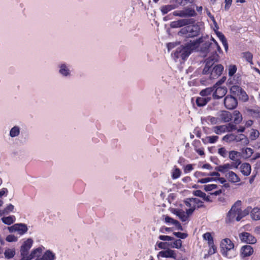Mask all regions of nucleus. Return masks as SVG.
I'll use <instances>...</instances> for the list:
<instances>
[{
    "mask_svg": "<svg viewBox=\"0 0 260 260\" xmlns=\"http://www.w3.org/2000/svg\"><path fill=\"white\" fill-rule=\"evenodd\" d=\"M216 33L219 39L222 43V44L224 47L225 51H227L228 49V44L224 35L221 32L219 31H216Z\"/></svg>",
    "mask_w": 260,
    "mask_h": 260,
    "instance_id": "25",
    "label": "nucleus"
},
{
    "mask_svg": "<svg viewBox=\"0 0 260 260\" xmlns=\"http://www.w3.org/2000/svg\"><path fill=\"white\" fill-rule=\"evenodd\" d=\"M200 31V27L197 24H188L182 28L178 32L180 36H184L187 38H192L198 36Z\"/></svg>",
    "mask_w": 260,
    "mask_h": 260,
    "instance_id": "3",
    "label": "nucleus"
},
{
    "mask_svg": "<svg viewBox=\"0 0 260 260\" xmlns=\"http://www.w3.org/2000/svg\"><path fill=\"white\" fill-rule=\"evenodd\" d=\"M227 127L225 125L215 126L212 127V131L217 135H220L226 132Z\"/></svg>",
    "mask_w": 260,
    "mask_h": 260,
    "instance_id": "20",
    "label": "nucleus"
},
{
    "mask_svg": "<svg viewBox=\"0 0 260 260\" xmlns=\"http://www.w3.org/2000/svg\"><path fill=\"white\" fill-rule=\"evenodd\" d=\"M207 40L208 37H202L194 41L191 44L193 47H196L201 43H204V46L201 48V52L203 57H208L205 60V66L202 73L204 75L210 74L209 78L214 79L219 77L223 71V67L221 64H217L212 68L214 63L217 62L219 59L217 51L220 52L221 49L214 39H212L213 43L209 42Z\"/></svg>",
    "mask_w": 260,
    "mask_h": 260,
    "instance_id": "1",
    "label": "nucleus"
},
{
    "mask_svg": "<svg viewBox=\"0 0 260 260\" xmlns=\"http://www.w3.org/2000/svg\"><path fill=\"white\" fill-rule=\"evenodd\" d=\"M6 241L9 242L17 241V238L13 235H8L6 239Z\"/></svg>",
    "mask_w": 260,
    "mask_h": 260,
    "instance_id": "52",
    "label": "nucleus"
},
{
    "mask_svg": "<svg viewBox=\"0 0 260 260\" xmlns=\"http://www.w3.org/2000/svg\"><path fill=\"white\" fill-rule=\"evenodd\" d=\"M208 120L210 122V123L213 125L220 123L218 116L217 117L209 116L208 117Z\"/></svg>",
    "mask_w": 260,
    "mask_h": 260,
    "instance_id": "40",
    "label": "nucleus"
},
{
    "mask_svg": "<svg viewBox=\"0 0 260 260\" xmlns=\"http://www.w3.org/2000/svg\"><path fill=\"white\" fill-rule=\"evenodd\" d=\"M225 126L227 127V131L226 132H232L234 129H236V125H234L233 124L229 123L228 125H225Z\"/></svg>",
    "mask_w": 260,
    "mask_h": 260,
    "instance_id": "56",
    "label": "nucleus"
},
{
    "mask_svg": "<svg viewBox=\"0 0 260 260\" xmlns=\"http://www.w3.org/2000/svg\"><path fill=\"white\" fill-rule=\"evenodd\" d=\"M8 230L11 233L17 232L19 234L23 235L27 232L28 229L26 225L25 224L17 223L10 227H8Z\"/></svg>",
    "mask_w": 260,
    "mask_h": 260,
    "instance_id": "11",
    "label": "nucleus"
},
{
    "mask_svg": "<svg viewBox=\"0 0 260 260\" xmlns=\"http://www.w3.org/2000/svg\"><path fill=\"white\" fill-rule=\"evenodd\" d=\"M206 139L210 143H214L218 139V137L217 136H209L206 137Z\"/></svg>",
    "mask_w": 260,
    "mask_h": 260,
    "instance_id": "45",
    "label": "nucleus"
},
{
    "mask_svg": "<svg viewBox=\"0 0 260 260\" xmlns=\"http://www.w3.org/2000/svg\"><path fill=\"white\" fill-rule=\"evenodd\" d=\"M5 257L10 259L14 257L15 254V251L14 249H7L5 251Z\"/></svg>",
    "mask_w": 260,
    "mask_h": 260,
    "instance_id": "33",
    "label": "nucleus"
},
{
    "mask_svg": "<svg viewBox=\"0 0 260 260\" xmlns=\"http://www.w3.org/2000/svg\"><path fill=\"white\" fill-rule=\"evenodd\" d=\"M168 246L173 248L179 249L182 246V241L180 239L176 240L173 243H168Z\"/></svg>",
    "mask_w": 260,
    "mask_h": 260,
    "instance_id": "29",
    "label": "nucleus"
},
{
    "mask_svg": "<svg viewBox=\"0 0 260 260\" xmlns=\"http://www.w3.org/2000/svg\"><path fill=\"white\" fill-rule=\"evenodd\" d=\"M19 134V129L17 127H13L10 133V135L12 137H14L15 136H17Z\"/></svg>",
    "mask_w": 260,
    "mask_h": 260,
    "instance_id": "41",
    "label": "nucleus"
},
{
    "mask_svg": "<svg viewBox=\"0 0 260 260\" xmlns=\"http://www.w3.org/2000/svg\"><path fill=\"white\" fill-rule=\"evenodd\" d=\"M211 99V97H199L196 99V104L199 107H203L206 105Z\"/></svg>",
    "mask_w": 260,
    "mask_h": 260,
    "instance_id": "19",
    "label": "nucleus"
},
{
    "mask_svg": "<svg viewBox=\"0 0 260 260\" xmlns=\"http://www.w3.org/2000/svg\"><path fill=\"white\" fill-rule=\"evenodd\" d=\"M237 67L235 65H232L229 67V75L230 76H233L236 72Z\"/></svg>",
    "mask_w": 260,
    "mask_h": 260,
    "instance_id": "46",
    "label": "nucleus"
},
{
    "mask_svg": "<svg viewBox=\"0 0 260 260\" xmlns=\"http://www.w3.org/2000/svg\"><path fill=\"white\" fill-rule=\"evenodd\" d=\"M252 209L251 207H248L244 210H242L240 207V216L238 217L239 220H241L243 217L248 215L250 212L251 213Z\"/></svg>",
    "mask_w": 260,
    "mask_h": 260,
    "instance_id": "26",
    "label": "nucleus"
},
{
    "mask_svg": "<svg viewBox=\"0 0 260 260\" xmlns=\"http://www.w3.org/2000/svg\"><path fill=\"white\" fill-rule=\"evenodd\" d=\"M193 19H183L177 21H174L170 23V26L172 28L181 27L188 24H191L194 23Z\"/></svg>",
    "mask_w": 260,
    "mask_h": 260,
    "instance_id": "8",
    "label": "nucleus"
},
{
    "mask_svg": "<svg viewBox=\"0 0 260 260\" xmlns=\"http://www.w3.org/2000/svg\"><path fill=\"white\" fill-rule=\"evenodd\" d=\"M207 15H208V16L211 19V20H212L214 25H215V27H216V29H218V26L217 25V22H216L215 19H214V17H213V16H212L211 14V13L209 11H207Z\"/></svg>",
    "mask_w": 260,
    "mask_h": 260,
    "instance_id": "54",
    "label": "nucleus"
},
{
    "mask_svg": "<svg viewBox=\"0 0 260 260\" xmlns=\"http://www.w3.org/2000/svg\"><path fill=\"white\" fill-rule=\"evenodd\" d=\"M238 152L236 151H231L229 152V158L232 160V162H236L237 161H239V165L241 164V160L237 158V154Z\"/></svg>",
    "mask_w": 260,
    "mask_h": 260,
    "instance_id": "27",
    "label": "nucleus"
},
{
    "mask_svg": "<svg viewBox=\"0 0 260 260\" xmlns=\"http://www.w3.org/2000/svg\"><path fill=\"white\" fill-rule=\"evenodd\" d=\"M193 169L192 165H187L184 168V172L185 173L191 171Z\"/></svg>",
    "mask_w": 260,
    "mask_h": 260,
    "instance_id": "61",
    "label": "nucleus"
},
{
    "mask_svg": "<svg viewBox=\"0 0 260 260\" xmlns=\"http://www.w3.org/2000/svg\"><path fill=\"white\" fill-rule=\"evenodd\" d=\"M33 243V240L29 238L27 239L21 247L20 253L21 255H26L28 253V250L31 248Z\"/></svg>",
    "mask_w": 260,
    "mask_h": 260,
    "instance_id": "14",
    "label": "nucleus"
},
{
    "mask_svg": "<svg viewBox=\"0 0 260 260\" xmlns=\"http://www.w3.org/2000/svg\"><path fill=\"white\" fill-rule=\"evenodd\" d=\"M213 180H214L213 178H205L199 180L198 182L201 183H206Z\"/></svg>",
    "mask_w": 260,
    "mask_h": 260,
    "instance_id": "55",
    "label": "nucleus"
},
{
    "mask_svg": "<svg viewBox=\"0 0 260 260\" xmlns=\"http://www.w3.org/2000/svg\"><path fill=\"white\" fill-rule=\"evenodd\" d=\"M259 135V132L257 130L252 129L250 133V137L251 139L254 140L258 137Z\"/></svg>",
    "mask_w": 260,
    "mask_h": 260,
    "instance_id": "50",
    "label": "nucleus"
},
{
    "mask_svg": "<svg viewBox=\"0 0 260 260\" xmlns=\"http://www.w3.org/2000/svg\"><path fill=\"white\" fill-rule=\"evenodd\" d=\"M239 166V161L232 162L231 163H226L222 165L219 166L215 169L221 173H225L233 169H237Z\"/></svg>",
    "mask_w": 260,
    "mask_h": 260,
    "instance_id": "7",
    "label": "nucleus"
},
{
    "mask_svg": "<svg viewBox=\"0 0 260 260\" xmlns=\"http://www.w3.org/2000/svg\"><path fill=\"white\" fill-rule=\"evenodd\" d=\"M42 252V249L41 248H38L34 250L30 253L32 257L34 258L36 256H39Z\"/></svg>",
    "mask_w": 260,
    "mask_h": 260,
    "instance_id": "44",
    "label": "nucleus"
},
{
    "mask_svg": "<svg viewBox=\"0 0 260 260\" xmlns=\"http://www.w3.org/2000/svg\"><path fill=\"white\" fill-rule=\"evenodd\" d=\"M218 153L223 157H226L228 155V151L224 147H221L218 149Z\"/></svg>",
    "mask_w": 260,
    "mask_h": 260,
    "instance_id": "43",
    "label": "nucleus"
},
{
    "mask_svg": "<svg viewBox=\"0 0 260 260\" xmlns=\"http://www.w3.org/2000/svg\"><path fill=\"white\" fill-rule=\"evenodd\" d=\"M209 247V249L208 250V253L210 255H212L216 253V246L213 244L212 245H208Z\"/></svg>",
    "mask_w": 260,
    "mask_h": 260,
    "instance_id": "48",
    "label": "nucleus"
},
{
    "mask_svg": "<svg viewBox=\"0 0 260 260\" xmlns=\"http://www.w3.org/2000/svg\"><path fill=\"white\" fill-rule=\"evenodd\" d=\"M173 235L180 239H184L187 237V234L181 232H174Z\"/></svg>",
    "mask_w": 260,
    "mask_h": 260,
    "instance_id": "47",
    "label": "nucleus"
},
{
    "mask_svg": "<svg viewBox=\"0 0 260 260\" xmlns=\"http://www.w3.org/2000/svg\"><path fill=\"white\" fill-rule=\"evenodd\" d=\"M15 220V216H10L8 217H4L2 218V221L8 225H10L13 223Z\"/></svg>",
    "mask_w": 260,
    "mask_h": 260,
    "instance_id": "30",
    "label": "nucleus"
},
{
    "mask_svg": "<svg viewBox=\"0 0 260 260\" xmlns=\"http://www.w3.org/2000/svg\"><path fill=\"white\" fill-rule=\"evenodd\" d=\"M176 8V6L174 5H168L161 7V11L163 14H166L172 10Z\"/></svg>",
    "mask_w": 260,
    "mask_h": 260,
    "instance_id": "28",
    "label": "nucleus"
},
{
    "mask_svg": "<svg viewBox=\"0 0 260 260\" xmlns=\"http://www.w3.org/2000/svg\"><path fill=\"white\" fill-rule=\"evenodd\" d=\"M55 254L50 250H47L45 252L41 258V260H54Z\"/></svg>",
    "mask_w": 260,
    "mask_h": 260,
    "instance_id": "24",
    "label": "nucleus"
},
{
    "mask_svg": "<svg viewBox=\"0 0 260 260\" xmlns=\"http://www.w3.org/2000/svg\"><path fill=\"white\" fill-rule=\"evenodd\" d=\"M215 88L216 86H214L212 87L206 88L200 92V95L202 96L208 97V95L211 94Z\"/></svg>",
    "mask_w": 260,
    "mask_h": 260,
    "instance_id": "22",
    "label": "nucleus"
},
{
    "mask_svg": "<svg viewBox=\"0 0 260 260\" xmlns=\"http://www.w3.org/2000/svg\"><path fill=\"white\" fill-rule=\"evenodd\" d=\"M224 104L226 108L232 110L236 107L238 102L237 99L233 95H227L224 98Z\"/></svg>",
    "mask_w": 260,
    "mask_h": 260,
    "instance_id": "10",
    "label": "nucleus"
},
{
    "mask_svg": "<svg viewBox=\"0 0 260 260\" xmlns=\"http://www.w3.org/2000/svg\"><path fill=\"white\" fill-rule=\"evenodd\" d=\"M59 72L63 75L67 76L69 74V70L64 64H62L60 67Z\"/></svg>",
    "mask_w": 260,
    "mask_h": 260,
    "instance_id": "42",
    "label": "nucleus"
},
{
    "mask_svg": "<svg viewBox=\"0 0 260 260\" xmlns=\"http://www.w3.org/2000/svg\"><path fill=\"white\" fill-rule=\"evenodd\" d=\"M204 189L206 191H210L217 188L216 184H208L204 185Z\"/></svg>",
    "mask_w": 260,
    "mask_h": 260,
    "instance_id": "39",
    "label": "nucleus"
},
{
    "mask_svg": "<svg viewBox=\"0 0 260 260\" xmlns=\"http://www.w3.org/2000/svg\"><path fill=\"white\" fill-rule=\"evenodd\" d=\"M173 14L175 16L185 17L195 16L196 13L194 10L192 9H186L184 10L174 11Z\"/></svg>",
    "mask_w": 260,
    "mask_h": 260,
    "instance_id": "12",
    "label": "nucleus"
},
{
    "mask_svg": "<svg viewBox=\"0 0 260 260\" xmlns=\"http://www.w3.org/2000/svg\"><path fill=\"white\" fill-rule=\"evenodd\" d=\"M159 255L162 257L172 258L175 259L176 258V254L175 251L170 249H168L166 250L160 251L159 252Z\"/></svg>",
    "mask_w": 260,
    "mask_h": 260,
    "instance_id": "15",
    "label": "nucleus"
},
{
    "mask_svg": "<svg viewBox=\"0 0 260 260\" xmlns=\"http://www.w3.org/2000/svg\"><path fill=\"white\" fill-rule=\"evenodd\" d=\"M242 57L244 58L248 62L252 64V54L249 52H246L242 53Z\"/></svg>",
    "mask_w": 260,
    "mask_h": 260,
    "instance_id": "34",
    "label": "nucleus"
},
{
    "mask_svg": "<svg viewBox=\"0 0 260 260\" xmlns=\"http://www.w3.org/2000/svg\"><path fill=\"white\" fill-rule=\"evenodd\" d=\"M242 117L240 112L239 111H235L234 112V122L236 124H238L242 121Z\"/></svg>",
    "mask_w": 260,
    "mask_h": 260,
    "instance_id": "35",
    "label": "nucleus"
},
{
    "mask_svg": "<svg viewBox=\"0 0 260 260\" xmlns=\"http://www.w3.org/2000/svg\"><path fill=\"white\" fill-rule=\"evenodd\" d=\"M168 244L166 242H160L158 243L157 245H158V247L159 248H161V249H165L166 248V245H168Z\"/></svg>",
    "mask_w": 260,
    "mask_h": 260,
    "instance_id": "62",
    "label": "nucleus"
},
{
    "mask_svg": "<svg viewBox=\"0 0 260 260\" xmlns=\"http://www.w3.org/2000/svg\"><path fill=\"white\" fill-rule=\"evenodd\" d=\"M181 172L178 168H175L172 173V177L173 179H177L181 175Z\"/></svg>",
    "mask_w": 260,
    "mask_h": 260,
    "instance_id": "38",
    "label": "nucleus"
},
{
    "mask_svg": "<svg viewBox=\"0 0 260 260\" xmlns=\"http://www.w3.org/2000/svg\"><path fill=\"white\" fill-rule=\"evenodd\" d=\"M220 81H218L214 86H216V88L214 89V92L213 93V97L214 99H220L224 96L226 93L227 90L225 87H219L218 86L219 84H220Z\"/></svg>",
    "mask_w": 260,
    "mask_h": 260,
    "instance_id": "9",
    "label": "nucleus"
},
{
    "mask_svg": "<svg viewBox=\"0 0 260 260\" xmlns=\"http://www.w3.org/2000/svg\"><path fill=\"white\" fill-rule=\"evenodd\" d=\"M240 240L244 243L249 244L256 243L257 240L256 238L248 232H242L239 235Z\"/></svg>",
    "mask_w": 260,
    "mask_h": 260,
    "instance_id": "5",
    "label": "nucleus"
},
{
    "mask_svg": "<svg viewBox=\"0 0 260 260\" xmlns=\"http://www.w3.org/2000/svg\"><path fill=\"white\" fill-rule=\"evenodd\" d=\"M220 122H230L232 118V115L231 112L226 111H221L218 114Z\"/></svg>",
    "mask_w": 260,
    "mask_h": 260,
    "instance_id": "13",
    "label": "nucleus"
},
{
    "mask_svg": "<svg viewBox=\"0 0 260 260\" xmlns=\"http://www.w3.org/2000/svg\"><path fill=\"white\" fill-rule=\"evenodd\" d=\"M174 213L179 217L182 221H186L188 219L187 215L185 212L182 210H175Z\"/></svg>",
    "mask_w": 260,
    "mask_h": 260,
    "instance_id": "23",
    "label": "nucleus"
},
{
    "mask_svg": "<svg viewBox=\"0 0 260 260\" xmlns=\"http://www.w3.org/2000/svg\"><path fill=\"white\" fill-rule=\"evenodd\" d=\"M221 252L228 258H232L235 256L234 244L229 238H225L220 243Z\"/></svg>",
    "mask_w": 260,
    "mask_h": 260,
    "instance_id": "2",
    "label": "nucleus"
},
{
    "mask_svg": "<svg viewBox=\"0 0 260 260\" xmlns=\"http://www.w3.org/2000/svg\"><path fill=\"white\" fill-rule=\"evenodd\" d=\"M237 96H239L240 99H241V100H242L244 102L247 101L248 99V96H247L246 93L242 89H241V90L239 91V92L237 94Z\"/></svg>",
    "mask_w": 260,
    "mask_h": 260,
    "instance_id": "36",
    "label": "nucleus"
},
{
    "mask_svg": "<svg viewBox=\"0 0 260 260\" xmlns=\"http://www.w3.org/2000/svg\"><path fill=\"white\" fill-rule=\"evenodd\" d=\"M225 177L229 181L232 183H237L241 180L239 176L233 171H229L225 174Z\"/></svg>",
    "mask_w": 260,
    "mask_h": 260,
    "instance_id": "17",
    "label": "nucleus"
},
{
    "mask_svg": "<svg viewBox=\"0 0 260 260\" xmlns=\"http://www.w3.org/2000/svg\"><path fill=\"white\" fill-rule=\"evenodd\" d=\"M174 225L176 226L178 230L181 231L183 230L182 226L181 225L180 223L178 221L176 220V222H175Z\"/></svg>",
    "mask_w": 260,
    "mask_h": 260,
    "instance_id": "63",
    "label": "nucleus"
},
{
    "mask_svg": "<svg viewBox=\"0 0 260 260\" xmlns=\"http://www.w3.org/2000/svg\"><path fill=\"white\" fill-rule=\"evenodd\" d=\"M193 194L195 196L199 197L203 199L204 197H205L206 193L200 190H197L193 191Z\"/></svg>",
    "mask_w": 260,
    "mask_h": 260,
    "instance_id": "51",
    "label": "nucleus"
},
{
    "mask_svg": "<svg viewBox=\"0 0 260 260\" xmlns=\"http://www.w3.org/2000/svg\"><path fill=\"white\" fill-rule=\"evenodd\" d=\"M191 49L190 46H186L183 47L178 48L175 53V55L177 58H181L184 59L188 57L191 53Z\"/></svg>",
    "mask_w": 260,
    "mask_h": 260,
    "instance_id": "6",
    "label": "nucleus"
},
{
    "mask_svg": "<svg viewBox=\"0 0 260 260\" xmlns=\"http://www.w3.org/2000/svg\"><path fill=\"white\" fill-rule=\"evenodd\" d=\"M203 238L204 240L208 241V244L212 245L214 243L213 238L211 234L209 232H207L203 235Z\"/></svg>",
    "mask_w": 260,
    "mask_h": 260,
    "instance_id": "31",
    "label": "nucleus"
},
{
    "mask_svg": "<svg viewBox=\"0 0 260 260\" xmlns=\"http://www.w3.org/2000/svg\"><path fill=\"white\" fill-rule=\"evenodd\" d=\"M242 88L237 85H233L230 89V92L234 95H237Z\"/></svg>",
    "mask_w": 260,
    "mask_h": 260,
    "instance_id": "37",
    "label": "nucleus"
},
{
    "mask_svg": "<svg viewBox=\"0 0 260 260\" xmlns=\"http://www.w3.org/2000/svg\"><path fill=\"white\" fill-rule=\"evenodd\" d=\"M253 253V249L250 245H244L242 247L241 254L243 257L249 256Z\"/></svg>",
    "mask_w": 260,
    "mask_h": 260,
    "instance_id": "16",
    "label": "nucleus"
},
{
    "mask_svg": "<svg viewBox=\"0 0 260 260\" xmlns=\"http://www.w3.org/2000/svg\"><path fill=\"white\" fill-rule=\"evenodd\" d=\"M14 209V206L12 204L9 205L6 208H5V211L6 214H8L9 212L13 211Z\"/></svg>",
    "mask_w": 260,
    "mask_h": 260,
    "instance_id": "57",
    "label": "nucleus"
},
{
    "mask_svg": "<svg viewBox=\"0 0 260 260\" xmlns=\"http://www.w3.org/2000/svg\"><path fill=\"white\" fill-rule=\"evenodd\" d=\"M251 217L253 220H260V209L254 208L251 211Z\"/></svg>",
    "mask_w": 260,
    "mask_h": 260,
    "instance_id": "21",
    "label": "nucleus"
},
{
    "mask_svg": "<svg viewBox=\"0 0 260 260\" xmlns=\"http://www.w3.org/2000/svg\"><path fill=\"white\" fill-rule=\"evenodd\" d=\"M240 171L242 174L245 176H248L250 175L251 171V166L248 163H243L240 167Z\"/></svg>",
    "mask_w": 260,
    "mask_h": 260,
    "instance_id": "18",
    "label": "nucleus"
},
{
    "mask_svg": "<svg viewBox=\"0 0 260 260\" xmlns=\"http://www.w3.org/2000/svg\"><path fill=\"white\" fill-rule=\"evenodd\" d=\"M22 256V258L20 260H31L33 258L30 254L28 255V253H26V255H21Z\"/></svg>",
    "mask_w": 260,
    "mask_h": 260,
    "instance_id": "59",
    "label": "nucleus"
},
{
    "mask_svg": "<svg viewBox=\"0 0 260 260\" xmlns=\"http://www.w3.org/2000/svg\"><path fill=\"white\" fill-rule=\"evenodd\" d=\"M176 221V220H175L169 216H166L165 218V221L168 223H171L174 224Z\"/></svg>",
    "mask_w": 260,
    "mask_h": 260,
    "instance_id": "60",
    "label": "nucleus"
},
{
    "mask_svg": "<svg viewBox=\"0 0 260 260\" xmlns=\"http://www.w3.org/2000/svg\"><path fill=\"white\" fill-rule=\"evenodd\" d=\"M159 239L162 241H172L174 239L173 237L169 236H164L160 235L159 236Z\"/></svg>",
    "mask_w": 260,
    "mask_h": 260,
    "instance_id": "53",
    "label": "nucleus"
},
{
    "mask_svg": "<svg viewBox=\"0 0 260 260\" xmlns=\"http://www.w3.org/2000/svg\"><path fill=\"white\" fill-rule=\"evenodd\" d=\"M241 205V201H237L232 207L226 216V222H232L235 220L237 221L240 220L238 219V217L240 216V207Z\"/></svg>",
    "mask_w": 260,
    "mask_h": 260,
    "instance_id": "4",
    "label": "nucleus"
},
{
    "mask_svg": "<svg viewBox=\"0 0 260 260\" xmlns=\"http://www.w3.org/2000/svg\"><path fill=\"white\" fill-rule=\"evenodd\" d=\"M253 112L258 117H260V108L253 110Z\"/></svg>",
    "mask_w": 260,
    "mask_h": 260,
    "instance_id": "64",
    "label": "nucleus"
},
{
    "mask_svg": "<svg viewBox=\"0 0 260 260\" xmlns=\"http://www.w3.org/2000/svg\"><path fill=\"white\" fill-rule=\"evenodd\" d=\"M247 157H249L253 153V150L250 148H246L244 151L243 152Z\"/></svg>",
    "mask_w": 260,
    "mask_h": 260,
    "instance_id": "49",
    "label": "nucleus"
},
{
    "mask_svg": "<svg viewBox=\"0 0 260 260\" xmlns=\"http://www.w3.org/2000/svg\"><path fill=\"white\" fill-rule=\"evenodd\" d=\"M189 200L193 203V206H195L196 208H199L204 206L203 202L197 198L189 199Z\"/></svg>",
    "mask_w": 260,
    "mask_h": 260,
    "instance_id": "32",
    "label": "nucleus"
},
{
    "mask_svg": "<svg viewBox=\"0 0 260 260\" xmlns=\"http://www.w3.org/2000/svg\"><path fill=\"white\" fill-rule=\"evenodd\" d=\"M195 209H196L195 206H192V207H191L186 210V212L185 213H186V215H187L188 217L189 215L192 214V213L194 211Z\"/></svg>",
    "mask_w": 260,
    "mask_h": 260,
    "instance_id": "58",
    "label": "nucleus"
}]
</instances>
